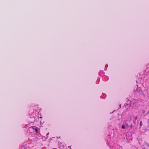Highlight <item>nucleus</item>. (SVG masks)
Masks as SVG:
<instances>
[{
    "mask_svg": "<svg viewBox=\"0 0 149 149\" xmlns=\"http://www.w3.org/2000/svg\"><path fill=\"white\" fill-rule=\"evenodd\" d=\"M35 127V131L36 132V133H38V131L39 130V129L37 127ZM35 130L34 128H33L32 127H31L29 128V130L30 132H31V133L32 132V130Z\"/></svg>",
    "mask_w": 149,
    "mask_h": 149,
    "instance_id": "nucleus-1",
    "label": "nucleus"
},
{
    "mask_svg": "<svg viewBox=\"0 0 149 149\" xmlns=\"http://www.w3.org/2000/svg\"><path fill=\"white\" fill-rule=\"evenodd\" d=\"M131 121V118L130 117L128 118L125 121L126 125L127 126H129L128 123V122H130Z\"/></svg>",
    "mask_w": 149,
    "mask_h": 149,
    "instance_id": "nucleus-2",
    "label": "nucleus"
},
{
    "mask_svg": "<svg viewBox=\"0 0 149 149\" xmlns=\"http://www.w3.org/2000/svg\"><path fill=\"white\" fill-rule=\"evenodd\" d=\"M121 127L123 129H125V125H123Z\"/></svg>",
    "mask_w": 149,
    "mask_h": 149,
    "instance_id": "nucleus-3",
    "label": "nucleus"
},
{
    "mask_svg": "<svg viewBox=\"0 0 149 149\" xmlns=\"http://www.w3.org/2000/svg\"><path fill=\"white\" fill-rule=\"evenodd\" d=\"M136 118H137V117H136V118H135V119H136Z\"/></svg>",
    "mask_w": 149,
    "mask_h": 149,
    "instance_id": "nucleus-4",
    "label": "nucleus"
}]
</instances>
